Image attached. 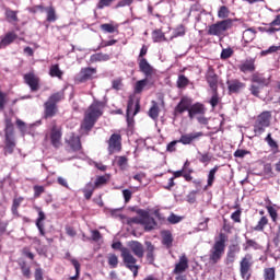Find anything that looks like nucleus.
I'll return each mask as SVG.
<instances>
[{"label":"nucleus","instance_id":"nucleus-1","mask_svg":"<svg viewBox=\"0 0 280 280\" xmlns=\"http://www.w3.org/2000/svg\"><path fill=\"white\" fill-rule=\"evenodd\" d=\"M231 10H229V7L221 5L218 11V19L222 20L208 26V36H224L229 30H233V23H235V20L229 18Z\"/></svg>","mask_w":280,"mask_h":280},{"label":"nucleus","instance_id":"nucleus-2","mask_svg":"<svg viewBox=\"0 0 280 280\" xmlns=\"http://www.w3.org/2000/svg\"><path fill=\"white\" fill-rule=\"evenodd\" d=\"M104 115V103L100 101H94L85 110L84 118L81 124V129L89 135L95 124H97V119Z\"/></svg>","mask_w":280,"mask_h":280},{"label":"nucleus","instance_id":"nucleus-3","mask_svg":"<svg viewBox=\"0 0 280 280\" xmlns=\"http://www.w3.org/2000/svg\"><path fill=\"white\" fill-rule=\"evenodd\" d=\"M112 248H114V250H120V257L125 267L132 272L135 278L139 277V268L141 267L137 265V259L132 255V252H130L128 247H121V242L113 243Z\"/></svg>","mask_w":280,"mask_h":280},{"label":"nucleus","instance_id":"nucleus-4","mask_svg":"<svg viewBox=\"0 0 280 280\" xmlns=\"http://www.w3.org/2000/svg\"><path fill=\"white\" fill-rule=\"evenodd\" d=\"M229 241V236L225 233L219 234V240L214 241L210 253H209V261L210 264H219V261L224 257V253L226 250V242Z\"/></svg>","mask_w":280,"mask_h":280},{"label":"nucleus","instance_id":"nucleus-5","mask_svg":"<svg viewBox=\"0 0 280 280\" xmlns=\"http://www.w3.org/2000/svg\"><path fill=\"white\" fill-rule=\"evenodd\" d=\"M65 100V92L52 93L44 103V119H52L58 115V104Z\"/></svg>","mask_w":280,"mask_h":280},{"label":"nucleus","instance_id":"nucleus-6","mask_svg":"<svg viewBox=\"0 0 280 280\" xmlns=\"http://www.w3.org/2000/svg\"><path fill=\"white\" fill-rule=\"evenodd\" d=\"M137 213L139 217L127 219V224H129V226H132V224H141L144 226V231H154V229H156V220L150 217V212L139 209Z\"/></svg>","mask_w":280,"mask_h":280},{"label":"nucleus","instance_id":"nucleus-7","mask_svg":"<svg viewBox=\"0 0 280 280\" xmlns=\"http://www.w3.org/2000/svg\"><path fill=\"white\" fill-rule=\"evenodd\" d=\"M270 119H272L270 112H262L257 116L254 124L255 137H261L266 132V128L270 127Z\"/></svg>","mask_w":280,"mask_h":280},{"label":"nucleus","instance_id":"nucleus-8","mask_svg":"<svg viewBox=\"0 0 280 280\" xmlns=\"http://www.w3.org/2000/svg\"><path fill=\"white\" fill-rule=\"evenodd\" d=\"M253 266H255V260L252 254H246L240 260V275L241 279L250 280L253 277Z\"/></svg>","mask_w":280,"mask_h":280},{"label":"nucleus","instance_id":"nucleus-9","mask_svg":"<svg viewBox=\"0 0 280 280\" xmlns=\"http://www.w3.org/2000/svg\"><path fill=\"white\" fill-rule=\"evenodd\" d=\"M24 82L30 86L32 93H36V91L40 90V78L36 75L34 72H28L24 74Z\"/></svg>","mask_w":280,"mask_h":280},{"label":"nucleus","instance_id":"nucleus-10","mask_svg":"<svg viewBox=\"0 0 280 280\" xmlns=\"http://www.w3.org/2000/svg\"><path fill=\"white\" fill-rule=\"evenodd\" d=\"M141 110V101L137 98L135 95H130L127 103V110L126 113H130L132 117L139 115Z\"/></svg>","mask_w":280,"mask_h":280},{"label":"nucleus","instance_id":"nucleus-11","mask_svg":"<svg viewBox=\"0 0 280 280\" xmlns=\"http://www.w3.org/2000/svg\"><path fill=\"white\" fill-rule=\"evenodd\" d=\"M108 152L115 154V152H121V135L113 133L108 140Z\"/></svg>","mask_w":280,"mask_h":280},{"label":"nucleus","instance_id":"nucleus-12","mask_svg":"<svg viewBox=\"0 0 280 280\" xmlns=\"http://www.w3.org/2000/svg\"><path fill=\"white\" fill-rule=\"evenodd\" d=\"M219 80H220V78L215 73V69H213V67L209 66L207 72H206V82H208L211 91L218 90Z\"/></svg>","mask_w":280,"mask_h":280},{"label":"nucleus","instance_id":"nucleus-13","mask_svg":"<svg viewBox=\"0 0 280 280\" xmlns=\"http://www.w3.org/2000/svg\"><path fill=\"white\" fill-rule=\"evenodd\" d=\"M194 101L187 96H183L179 103L175 106V115H183V113H189Z\"/></svg>","mask_w":280,"mask_h":280},{"label":"nucleus","instance_id":"nucleus-14","mask_svg":"<svg viewBox=\"0 0 280 280\" xmlns=\"http://www.w3.org/2000/svg\"><path fill=\"white\" fill-rule=\"evenodd\" d=\"M187 270H189V258L184 254L179 257L178 262L175 264L173 275H183V272H187Z\"/></svg>","mask_w":280,"mask_h":280},{"label":"nucleus","instance_id":"nucleus-15","mask_svg":"<svg viewBox=\"0 0 280 280\" xmlns=\"http://www.w3.org/2000/svg\"><path fill=\"white\" fill-rule=\"evenodd\" d=\"M34 209L38 213V218L36 219L35 224L39 231V235H42V237H45V223L44 222H45V220H47V215L43 211V208L35 206Z\"/></svg>","mask_w":280,"mask_h":280},{"label":"nucleus","instance_id":"nucleus-16","mask_svg":"<svg viewBox=\"0 0 280 280\" xmlns=\"http://www.w3.org/2000/svg\"><path fill=\"white\" fill-rule=\"evenodd\" d=\"M201 137H205V132L202 131L190 132L182 135L178 141L183 145H191L192 141H198Z\"/></svg>","mask_w":280,"mask_h":280},{"label":"nucleus","instance_id":"nucleus-17","mask_svg":"<svg viewBox=\"0 0 280 280\" xmlns=\"http://www.w3.org/2000/svg\"><path fill=\"white\" fill-rule=\"evenodd\" d=\"M226 84L230 94L240 93L246 89V83L240 81L238 79L228 80Z\"/></svg>","mask_w":280,"mask_h":280},{"label":"nucleus","instance_id":"nucleus-18","mask_svg":"<svg viewBox=\"0 0 280 280\" xmlns=\"http://www.w3.org/2000/svg\"><path fill=\"white\" fill-rule=\"evenodd\" d=\"M207 114V107L202 103H195L190 105V109L188 112L189 119H194V117H199L200 115Z\"/></svg>","mask_w":280,"mask_h":280},{"label":"nucleus","instance_id":"nucleus-19","mask_svg":"<svg viewBox=\"0 0 280 280\" xmlns=\"http://www.w3.org/2000/svg\"><path fill=\"white\" fill-rule=\"evenodd\" d=\"M129 246V250H131V253H133V255L136 257H138V259H143V255H145V248L143 247V244H141V242L139 241H131L128 244Z\"/></svg>","mask_w":280,"mask_h":280},{"label":"nucleus","instance_id":"nucleus-20","mask_svg":"<svg viewBox=\"0 0 280 280\" xmlns=\"http://www.w3.org/2000/svg\"><path fill=\"white\" fill-rule=\"evenodd\" d=\"M144 244H145V259L150 266H154V261L156 259V254L154 253V250H156V247L150 241H147Z\"/></svg>","mask_w":280,"mask_h":280},{"label":"nucleus","instance_id":"nucleus-21","mask_svg":"<svg viewBox=\"0 0 280 280\" xmlns=\"http://www.w3.org/2000/svg\"><path fill=\"white\" fill-rule=\"evenodd\" d=\"M50 141L51 145L55 148H60L62 145V130L58 129V127H52L50 131Z\"/></svg>","mask_w":280,"mask_h":280},{"label":"nucleus","instance_id":"nucleus-22","mask_svg":"<svg viewBox=\"0 0 280 280\" xmlns=\"http://www.w3.org/2000/svg\"><path fill=\"white\" fill-rule=\"evenodd\" d=\"M238 69L242 73H253L257 69L255 66V58L245 59L240 66Z\"/></svg>","mask_w":280,"mask_h":280},{"label":"nucleus","instance_id":"nucleus-23","mask_svg":"<svg viewBox=\"0 0 280 280\" xmlns=\"http://www.w3.org/2000/svg\"><path fill=\"white\" fill-rule=\"evenodd\" d=\"M14 148H16V140L14 139V136H4V156H8V154H13Z\"/></svg>","mask_w":280,"mask_h":280},{"label":"nucleus","instance_id":"nucleus-24","mask_svg":"<svg viewBox=\"0 0 280 280\" xmlns=\"http://www.w3.org/2000/svg\"><path fill=\"white\" fill-rule=\"evenodd\" d=\"M19 38V35L14 31H10L5 33L3 38L0 40V49H5V47H9V45H12L14 40Z\"/></svg>","mask_w":280,"mask_h":280},{"label":"nucleus","instance_id":"nucleus-25","mask_svg":"<svg viewBox=\"0 0 280 280\" xmlns=\"http://www.w3.org/2000/svg\"><path fill=\"white\" fill-rule=\"evenodd\" d=\"M97 73L96 68H82L79 73V82H89L93 79V75Z\"/></svg>","mask_w":280,"mask_h":280},{"label":"nucleus","instance_id":"nucleus-26","mask_svg":"<svg viewBox=\"0 0 280 280\" xmlns=\"http://www.w3.org/2000/svg\"><path fill=\"white\" fill-rule=\"evenodd\" d=\"M72 152H80L82 150V141L80 140V136H75V133H71L69 140H66Z\"/></svg>","mask_w":280,"mask_h":280},{"label":"nucleus","instance_id":"nucleus-27","mask_svg":"<svg viewBox=\"0 0 280 280\" xmlns=\"http://www.w3.org/2000/svg\"><path fill=\"white\" fill-rule=\"evenodd\" d=\"M237 253H240V247L237 245H230L225 257V266H233L235 264Z\"/></svg>","mask_w":280,"mask_h":280},{"label":"nucleus","instance_id":"nucleus-28","mask_svg":"<svg viewBox=\"0 0 280 280\" xmlns=\"http://www.w3.org/2000/svg\"><path fill=\"white\" fill-rule=\"evenodd\" d=\"M139 69L147 78H150V75L154 73V68L150 66V62H148V59L145 58L139 59Z\"/></svg>","mask_w":280,"mask_h":280},{"label":"nucleus","instance_id":"nucleus-29","mask_svg":"<svg viewBox=\"0 0 280 280\" xmlns=\"http://www.w3.org/2000/svg\"><path fill=\"white\" fill-rule=\"evenodd\" d=\"M252 82L254 84H259L261 88L269 86L270 77L266 78L264 74L256 72V73L252 74Z\"/></svg>","mask_w":280,"mask_h":280},{"label":"nucleus","instance_id":"nucleus-30","mask_svg":"<svg viewBox=\"0 0 280 280\" xmlns=\"http://www.w3.org/2000/svg\"><path fill=\"white\" fill-rule=\"evenodd\" d=\"M66 259H68L72 266L74 267V270H75V275L70 277V280H78L80 279V268H81V265H80V261H78V259L75 258H71V253H66Z\"/></svg>","mask_w":280,"mask_h":280},{"label":"nucleus","instance_id":"nucleus-31","mask_svg":"<svg viewBox=\"0 0 280 280\" xmlns=\"http://www.w3.org/2000/svg\"><path fill=\"white\" fill-rule=\"evenodd\" d=\"M23 200H25V197H14L11 206V213L15 218H21V214L19 213V209L21 208V205H23Z\"/></svg>","mask_w":280,"mask_h":280},{"label":"nucleus","instance_id":"nucleus-32","mask_svg":"<svg viewBox=\"0 0 280 280\" xmlns=\"http://www.w3.org/2000/svg\"><path fill=\"white\" fill-rule=\"evenodd\" d=\"M162 244L166 248H172L174 244V236L171 231L166 230L162 232Z\"/></svg>","mask_w":280,"mask_h":280},{"label":"nucleus","instance_id":"nucleus-33","mask_svg":"<svg viewBox=\"0 0 280 280\" xmlns=\"http://www.w3.org/2000/svg\"><path fill=\"white\" fill-rule=\"evenodd\" d=\"M152 106L150 107L148 112V116L153 119V121H156L159 119V115L161 113V107H159V103L156 101L151 102Z\"/></svg>","mask_w":280,"mask_h":280},{"label":"nucleus","instance_id":"nucleus-34","mask_svg":"<svg viewBox=\"0 0 280 280\" xmlns=\"http://www.w3.org/2000/svg\"><path fill=\"white\" fill-rule=\"evenodd\" d=\"M49 75L50 78H58V80H62V75H65V72L60 69V65L55 63L51 65L49 68Z\"/></svg>","mask_w":280,"mask_h":280},{"label":"nucleus","instance_id":"nucleus-35","mask_svg":"<svg viewBox=\"0 0 280 280\" xmlns=\"http://www.w3.org/2000/svg\"><path fill=\"white\" fill-rule=\"evenodd\" d=\"M110 60V55L104 52H96L90 57V62H107Z\"/></svg>","mask_w":280,"mask_h":280},{"label":"nucleus","instance_id":"nucleus-36","mask_svg":"<svg viewBox=\"0 0 280 280\" xmlns=\"http://www.w3.org/2000/svg\"><path fill=\"white\" fill-rule=\"evenodd\" d=\"M265 141L269 145L272 154H279V143L272 139V133H268Z\"/></svg>","mask_w":280,"mask_h":280},{"label":"nucleus","instance_id":"nucleus-37","mask_svg":"<svg viewBox=\"0 0 280 280\" xmlns=\"http://www.w3.org/2000/svg\"><path fill=\"white\" fill-rule=\"evenodd\" d=\"M257 37V31L255 28H247L243 32V40L244 43H253L254 38Z\"/></svg>","mask_w":280,"mask_h":280},{"label":"nucleus","instance_id":"nucleus-38","mask_svg":"<svg viewBox=\"0 0 280 280\" xmlns=\"http://www.w3.org/2000/svg\"><path fill=\"white\" fill-rule=\"evenodd\" d=\"M220 170V166L215 165L213 168L209 171L208 174V180H207V187H213V183H215V174H218V171Z\"/></svg>","mask_w":280,"mask_h":280},{"label":"nucleus","instance_id":"nucleus-39","mask_svg":"<svg viewBox=\"0 0 280 280\" xmlns=\"http://www.w3.org/2000/svg\"><path fill=\"white\" fill-rule=\"evenodd\" d=\"M152 40L153 43H164L167 38L165 37V33L159 28L152 32Z\"/></svg>","mask_w":280,"mask_h":280},{"label":"nucleus","instance_id":"nucleus-40","mask_svg":"<svg viewBox=\"0 0 280 280\" xmlns=\"http://www.w3.org/2000/svg\"><path fill=\"white\" fill-rule=\"evenodd\" d=\"M45 12L47 14L46 21H48V23H55V21L58 20V16L56 15V8H54V5L47 7Z\"/></svg>","mask_w":280,"mask_h":280},{"label":"nucleus","instance_id":"nucleus-41","mask_svg":"<svg viewBox=\"0 0 280 280\" xmlns=\"http://www.w3.org/2000/svg\"><path fill=\"white\" fill-rule=\"evenodd\" d=\"M108 180H110V175H102L96 177V180L94 183V188L100 189V187H104V185L108 184Z\"/></svg>","mask_w":280,"mask_h":280},{"label":"nucleus","instance_id":"nucleus-42","mask_svg":"<svg viewBox=\"0 0 280 280\" xmlns=\"http://www.w3.org/2000/svg\"><path fill=\"white\" fill-rule=\"evenodd\" d=\"M4 124H5L4 137L14 136V124L12 122V118H5Z\"/></svg>","mask_w":280,"mask_h":280},{"label":"nucleus","instance_id":"nucleus-43","mask_svg":"<svg viewBox=\"0 0 280 280\" xmlns=\"http://www.w3.org/2000/svg\"><path fill=\"white\" fill-rule=\"evenodd\" d=\"M145 86H148V79L137 81L133 88V93H136V95L143 93V89H145Z\"/></svg>","mask_w":280,"mask_h":280},{"label":"nucleus","instance_id":"nucleus-44","mask_svg":"<svg viewBox=\"0 0 280 280\" xmlns=\"http://www.w3.org/2000/svg\"><path fill=\"white\" fill-rule=\"evenodd\" d=\"M233 209H237V210L231 214V220H233V222H235L236 224H241L242 223V208H240V205H235L233 207Z\"/></svg>","mask_w":280,"mask_h":280},{"label":"nucleus","instance_id":"nucleus-45","mask_svg":"<svg viewBox=\"0 0 280 280\" xmlns=\"http://www.w3.org/2000/svg\"><path fill=\"white\" fill-rule=\"evenodd\" d=\"M266 226H268V217H261L257 224L253 228V231L264 232Z\"/></svg>","mask_w":280,"mask_h":280},{"label":"nucleus","instance_id":"nucleus-46","mask_svg":"<svg viewBox=\"0 0 280 280\" xmlns=\"http://www.w3.org/2000/svg\"><path fill=\"white\" fill-rule=\"evenodd\" d=\"M21 272L25 279H32V269L27 266V262L22 261L19 264Z\"/></svg>","mask_w":280,"mask_h":280},{"label":"nucleus","instance_id":"nucleus-47","mask_svg":"<svg viewBox=\"0 0 280 280\" xmlns=\"http://www.w3.org/2000/svg\"><path fill=\"white\" fill-rule=\"evenodd\" d=\"M16 14H19V12L12 9H7L5 10L7 21H9V23H16V21H19V16Z\"/></svg>","mask_w":280,"mask_h":280},{"label":"nucleus","instance_id":"nucleus-48","mask_svg":"<svg viewBox=\"0 0 280 280\" xmlns=\"http://www.w3.org/2000/svg\"><path fill=\"white\" fill-rule=\"evenodd\" d=\"M176 84L177 89H187L189 86V79L185 74H179Z\"/></svg>","mask_w":280,"mask_h":280},{"label":"nucleus","instance_id":"nucleus-49","mask_svg":"<svg viewBox=\"0 0 280 280\" xmlns=\"http://www.w3.org/2000/svg\"><path fill=\"white\" fill-rule=\"evenodd\" d=\"M107 264L109 268H117L119 266V257L116 254H108Z\"/></svg>","mask_w":280,"mask_h":280},{"label":"nucleus","instance_id":"nucleus-50","mask_svg":"<svg viewBox=\"0 0 280 280\" xmlns=\"http://www.w3.org/2000/svg\"><path fill=\"white\" fill-rule=\"evenodd\" d=\"M276 279V269L275 267L264 269V280H275Z\"/></svg>","mask_w":280,"mask_h":280},{"label":"nucleus","instance_id":"nucleus-51","mask_svg":"<svg viewBox=\"0 0 280 280\" xmlns=\"http://www.w3.org/2000/svg\"><path fill=\"white\" fill-rule=\"evenodd\" d=\"M93 191H95L93 184L88 183L85 188L83 189L85 200H91V198L93 197Z\"/></svg>","mask_w":280,"mask_h":280},{"label":"nucleus","instance_id":"nucleus-52","mask_svg":"<svg viewBox=\"0 0 280 280\" xmlns=\"http://www.w3.org/2000/svg\"><path fill=\"white\" fill-rule=\"evenodd\" d=\"M212 96L209 101V104L212 106V108H215L220 104V94L218 93V90H211Z\"/></svg>","mask_w":280,"mask_h":280},{"label":"nucleus","instance_id":"nucleus-53","mask_svg":"<svg viewBox=\"0 0 280 280\" xmlns=\"http://www.w3.org/2000/svg\"><path fill=\"white\" fill-rule=\"evenodd\" d=\"M186 32L187 31L185 28V25L180 24L174 30L172 38L183 37L185 36Z\"/></svg>","mask_w":280,"mask_h":280},{"label":"nucleus","instance_id":"nucleus-54","mask_svg":"<svg viewBox=\"0 0 280 280\" xmlns=\"http://www.w3.org/2000/svg\"><path fill=\"white\" fill-rule=\"evenodd\" d=\"M101 30L105 32V34H115V32H117V27L109 23L101 24Z\"/></svg>","mask_w":280,"mask_h":280},{"label":"nucleus","instance_id":"nucleus-55","mask_svg":"<svg viewBox=\"0 0 280 280\" xmlns=\"http://www.w3.org/2000/svg\"><path fill=\"white\" fill-rule=\"evenodd\" d=\"M262 172H264L265 176H268L269 178H275V176H277L275 174V171H272V164L271 163H266L264 165Z\"/></svg>","mask_w":280,"mask_h":280},{"label":"nucleus","instance_id":"nucleus-56","mask_svg":"<svg viewBox=\"0 0 280 280\" xmlns=\"http://www.w3.org/2000/svg\"><path fill=\"white\" fill-rule=\"evenodd\" d=\"M115 0H100L96 4V8L98 10H104V8H110V5H113V2Z\"/></svg>","mask_w":280,"mask_h":280},{"label":"nucleus","instance_id":"nucleus-57","mask_svg":"<svg viewBox=\"0 0 280 280\" xmlns=\"http://www.w3.org/2000/svg\"><path fill=\"white\" fill-rule=\"evenodd\" d=\"M280 51V46H270L268 49L260 51V56H269V54H277Z\"/></svg>","mask_w":280,"mask_h":280},{"label":"nucleus","instance_id":"nucleus-58","mask_svg":"<svg viewBox=\"0 0 280 280\" xmlns=\"http://www.w3.org/2000/svg\"><path fill=\"white\" fill-rule=\"evenodd\" d=\"M267 211L272 220V222H277V219L279 218V213L277 212V209L272 206L267 207Z\"/></svg>","mask_w":280,"mask_h":280},{"label":"nucleus","instance_id":"nucleus-59","mask_svg":"<svg viewBox=\"0 0 280 280\" xmlns=\"http://www.w3.org/2000/svg\"><path fill=\"white\" fill-rule=\"evenodd\" d=\"M15 124L22 135H25L27 132V125L25 124V121L18 118Z\"/></svg>","mask_w":280,"mask_h":280},{"label":"nucleus","instance_id":"nucleus-60","mask_svg":"<svg viewBox=\"0 0 280 280\" xmlns=\"http://www.w3.org/2000/svg\"><path fill=\"white\" fill-rule=\"evenodd\" d=\"M33 190H34V198H40V196H43V194H45V187L44 186L35 185L33 187Z\"/></svg>","mask_w":280,"mask_h":280},{"label":"nucleus","instance_id":"nucleus-61","mask_svg":"<svg viewBox=\"0 0 280 280\" xmlns=\"http://www.w3.org/2000/svg\"><path fill=\"white\" fill-rule=\"evenodd\" d=\"M233 56V48H225L221 52V60H229Z\"/></svg>","mask_w":280,"mask_h":280},{"label":"nucleus","instance_id":"nucleus-62","mask_svg":"<svg viewBox=\"0 0 280 280\" xmlns=\"http://www.w3.org/2000/svg\"><path fill=\"white\" fill-rule=\"evenodd\" d=\"M248 248H255V250H257V248H259V243H257L255 240L249 238L246 241V246L244 250H248Z\"/></svg>","mask_w":280,"mask_h":280},{"label":"nucleus","instance_id":"nucleus-63","mask_svg":"<svg viewBox=\"0 0 280 280\" xmlns=\"http://www.w3.org/2000/svg\"><path fill=\"white\" fill-rule=\"evenodd\" d=\"M261 89L262 88L260 85H255V84H252L249 86V91L254 95V97H259V93H261Z\"/></svg>","mask_w":280,"mask_h":280},{"label":"nucleus","instance_id":"nucleus-64","mask_svg":"<svg viewBox=\"0 0 280 280\" xmlns=\"http://www.w3.org/2000/svg\"><path fill=\"white\" fill-rule=\"evenodd\" d=\"M44 272L42 268H36L34 271V278L35 280H45V278L43 277Z\"/></svg>","mask_w":280,"mask_h":280}]
</instances>
